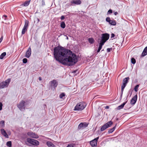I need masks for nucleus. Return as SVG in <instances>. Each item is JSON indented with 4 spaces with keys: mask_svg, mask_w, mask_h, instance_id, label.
<instances>
[{
    "mask_svg": "<svg viewBox=\"0 0 147 147\" xmlns=\"http://www.w3.org/2000/svg\"><path fill=\"white\" fill-rule=\"evenodd\" d=\"M54 55L56 60L64 65L68 66L75 64L78 61L76 55L70 50L62 47H55Z\"/></svg>",
    "mask_w": 147,
    "mask_h": 147,
    "instance_id": "f257e3e1",
    "label": "nucleus"
},
{
    "mask_svg": "<svg viewBox=\"0 0 147 147\" xmlns=\"http://www.w3.org/2000/svg\"><path fill=\"white\" fill-rule=\"evenodd\" d=\"M86 104L84 102H80L77 104L75 106L74 110L75 111H81L85 108Z\"/></svg>",
    "mask_w": 147,
    "mask_h": 147,
    "instance_id": "f03ea898",
    "label": "nucleus"
},
{
    "mask_svg": "<svg viewBox=\"0 0 147 147\" xmlns=\"http://www.w3.org/2000/svg\"><path fill=\"white\" fill-rule=\"evenodd\" d=\"M109 37V35L107 33L103 34H102L101 40L100 42L104 44L105 42L107 40Z\"/></svg>",
    "mask_w": 147,
    "mask_h": 147,
    "instance_id": "7ed1b4c3",
    "label": "nucleus"
},
{
    "mask_svg": "<svg viewBox=\"0 0 147 147\" xmlns=\"http://www.w3.org/2000/svg\"><path fill=\"white\" fill-rule=\"evenodd\" d=\"M27 141L29 143L36 146H38L39 144V142L38 141L30 138H28L27 139Z\"/></svg>",
    "mask_w": 147,
    "mask_h": 147,
    "instance_id": "20e7f679",
    "label": "nucleus"
},
{
    "mask_svg": "<svg viewBox=\"0 0 147 147\" xmlns=\"http://www.w3.org/2000/svg\"><path fill=\"white\" fill-rule=\"evenodd\" d=\"M11 81L10 79H8L5 81L3 82L0 83V88H3L7 87Z\"/></svg>",
    "mask_w": 147,
    "mask_h": 147,
    "instance_id": "39448f33",
    "label": "nucleus"
},
{
    "mask_svg": "<svg viewBox=\"0 0 147 147\" xmlns=\"http://www.w3.org/2000/svg\"><path fill=\"white\" fill-rule=\"evenodd\" d=\"M29 21L26 20L25 21L24 26L22 30V34L23 35L25 34L26 32L27 31L28 28L29 26Z\"/></svg>",
    "mask_w": 147,
    "mask_h": 147,
    "instance_id": "423d86ee",
    "label": "nucleus"
},
{
    "mask_svg": "<svg viewBox=\"0 0 147 147\" xmlns=\"http://www.w3.org/2000/svg\"><path fill=\"white\" fill-rule=\"evenodd\" d=\"M113 122L111 121L107 122L101 127L100 131H103L105 130L107 128L110 127L113 124Z\"/></svg>",
    "mask_w": 147,
    "mask_h": 147,
    "instance_id": "0eeeda50",
    "label": "nucleus"
},
{
    "mask_svg": "<svg viewBox=\"0 0 147 147\" xmlns=\"http://www.w3.org/2000/svg\"><path fill=\"white\" fill-rule=\"evenodd\" d=\"M88 125V123L86 122L81 123L78 125V129H83L84 128H86L87 127Z\"/></svg>",
    "mask_w": 147,
    "mask_h": 147,
    "instance_id": "6e6552de",
    "label": "nucleus"
},
{
    "mask_svg": "<svg viewBox=\"0 0 147 147\" xmlns=\"http://www.w3.org/2000/svg\"><path fill=\"white\" fill-rule=\"evenodd\" d=\"M27 135L29 137L37 139L39 137L38 135L32 131L28 132L27 133Z\"/></svg>",
    "mask_w": 147,
    "mask_h": 147,
    "instance_id": "1a4fd4ad",
    "label": "nucleus"
},
{
    "mask_svg": "<svg viewBox=\"0 0 147 147\" xmlns=\"http://www.w3.org/2000/svg\"><path fill=\"white\" fill-rule=\"evenodd\" d=\"M98 139L99 137H97L90 142V144L92 147H94L97 146V142Z\"/></svg>",
    "mask_w": 147,
    "mask_h": 147,
    "instance_id": "9d476101",
    "label": "nucleus"
},
{
    "mask_svg": "<svg viewBox=\"0 0 147 147\" xmlns=\"http://www.w3.org/2000/svg\"><path fill=\"white\" fill-rule=\"evenodd\" d=\"M25 103V102L24 100H22L20 102L19 104L18 105V107L20 110L22 111L23 109H24Z\"/></svg>",
    "mask_w": 147,
    "mask_h": 147,
    "instance_id": "9b49d317",
    "label": "nucleus"
},
{
    "mask_svg": "<svg viewBox=\"0 0 147 147\" xmlns=\"http://www.w3.org/2000/svg\"><path fill=\"white\" fill-rule=\"evenodd\" d=\"M50 82V85L51 88H54V89H55L58 85V83L57 81L55 80H53L51 81Z\"/></svg>",
    "mask_w": 147,
    "mask_h": 147,
    "instance_id": "f8f14e48",
    "label": "nucleus"
},
{
    "mask_svg": "<svg viewBox=\"0 0 147 147\" xmlns=\"http://www.w3.org/2000/svg\"><path fill=\"white\" fill-rule=\"evenodd\" d=\"M71 4L70 5L67 4L66 5L68 6L69 5H73V4H74L75 5H80L81 4V1L80 0H73L71 1Z\"/></svg>",
    "mask_w": 147,
    "mask_h": 147,
    "instance_id": "ddd939ff",
    "label": "nucleus"
},
{
    "mask_svg": "<svg viewBox=\"0 0 147 147\" xmlns=\"http://www.w3.org/2000/svg\"><path fill=\"white\" fill-rule=\"evenodd\" d=\"M137 98V95H136L131 99L130 101V103L132 105H134L136 102Z\"/></svg>",
    "mask_w": 147,
    "mask_h": 147,
    "instance_id": "4468645a",
    "label": "nucleus"
},
{
    "mask_svg": "<svg viewBox=\"0 0 147 147\" xmlns=\"http://www.w3.org/2000/svg\"><path fill=\"white\" fill-rule=\"evenodd\" d=\"M31 53V49L30 47H29L26 51L25 56L26 57L28 58L30 56Z\"/></svg>",
    "mask_w": 147,
    "mask_h": 147,
    "instance_id": "2eb2a0df",
    "label": "nucleus"
},
{
    "mask_svg": "<svg viewBox=\"0 0 147 147\" xmlns=\"http://www.w3.org/2000/svg\"><path fill=\"white\" fill-rule=\"evenodd\" d=\"M1 134L6 138H8L9 137L8 135L6 133V131L3 129H1Z\"/></svg>",
    "mask_w": 147,
    "mask_h": 147,
    "instance_id": "dca6fc26",
    "label": "nucleus"
},
{
    "mask_svg": "<svg viewBox=\"0 0 147 147\" xmlns=\"http://www.w3.org/2000/svg\"><path fill=\"white\" fill-rule=\"evenodd\" d=\"M147 55V47H146L144 49L142 55L141 56V57H143Z\"/></svg>",
    "mask_w": 147,
    "mask_h": 147,
    "instance_id": "f3484780",
    "label": "nucleus"
},
{
    "mask_svg": "<svg viewBox=\"0 0 147 147\" xmlns=\"http://www.w3.org/2000/svg\"><path fill=\"white\" fill-rule=\"evenodd\" d=\"M30 1H26L24 3L21 4V6H22L26 7L29 5L30 4Z\"/></svg>",
    "mask_w": 147,
    "mask_h": 147,
    "instance_id": "a211bd4d",
    "label": "nucleus"
},
{
    "mask_svg": "<svg viewBox=\"0 0 147 147\" xmlns=\"http://www.w3.org/2000/svg\"><path fill=\"white\" fill-rule=\"evenodd\" d=\"M127 102H124L122 104L117 107V109L118 110H120L122 109L124 107L126 103Z\"/></svg>",
    "mask_w": 147,
    "mask_h": 147,
    "instance_id": "6ab92c4d",
    "label": "nucleus"
},
{
    "mask_svg": "<svg viewBox=\"0 0 147 147\" xmlns=\"http://www.w3.org/2000/svg\"><path fill=\"white\" fill-rule=\"evenodd\" d=\"M47 145L49 147H55V145L51 142L48 141L47 142Z\"/></svg>",
    "mask_w": 147,
    "mask_h": 147,
    "instance_id": "aec40b11",
    "label": "nucleus"
},
{
    "mask_svg": "<svg viewBox=\"0 0 147 147\" xmlns=\"http://www.w3.org/2000/svg\"><path fill=\"white\" fill-rule=\"evenodd\" d=\"M129 79V77L125 78L123 80V83L127 84Z\"/></svg>",
    "mask_w": 147,
    "mask_h": 147,
    "instance_id": "412c9836",
    "label": "nucleus"
},
{
    "mask_svg": "<svg viewBox=\"0 0 147 147\" xmlns=\"http://www.w3.org/2000/svg\"><path fill=\"white\" fill-rule=\"evenodd\" d=\"M111 22H109V23L110 24L112 25L115 26L116 25V23L115 21L114 20H111Z\"/></svg>",
    "mask_w": 147,
    "mask_h": 147,
    "instance_id": "4be33fe9",
    "label": "nucleus"
},
{
    "mask_svg": "<svg viewBox=\"0 0 147 147\" xmlns=\"http://www.w3.org/2000/svg\"><path fill=\"white\" fill-rule=\"evenodd\" d=\"M116 128V126L113 127L112 128L109 129L108 131V133H112L113 132L114 130H115Z\"/></svg>",
    "mask_w": 147,
    "mask_h": 147,
    "instance_id": "5701e85b",
    "label": "nucleus"
},
{
    "mask_svg": "<svg viewBox=\"0 0 147 147\" xmlns=\"http://www.w3.org/2000/svg\"><path fill=\"white\" fill-rule=\"evenodd\" d=\"M6 55V53L5 52H4L2 53L1 55L0 56V59H3L4 57Z\"/></svg>",
    "mask_w": 147,
    "mask_h": 147,
    "instance_id": "b1692460",
    "label": "nucleus"
},
{
    "mask_svg": "<svg viewBox=\"0 0 147 147\" xmlns=\"http://www.w3.org/2000/svg\"><path fill=\"white\" fill-rule=\"evenodd\" d=\"M61 27L63 28H64L65 27V25L64 22H62L61 23Z\"/></svg>",
    "mask_w": 147,
    "mask_h": 147,
    "instance_id": "393cba45",
    "label": "nucleus"
},
{
    "mask_svg": "<svg viewBox=\"0 0 147 147\" xmlns=\"http://www.w3.org/2000/svg\"><path fill=\"white\" fill-rule=\"evenodd\" d=\"M88 41L89 42L90 44H92L94 42V40L92 38H88Z\"/></svg>",
    "mask_w": 147,
    "mask_h": 147,
    "instance_id": "a878e982",
    "label": "nucleus"
},
{
    "mask_svg": "<svg viewBox=\"0 0 147 147\" xmlns=\"http://www.w3.org/2000/svg\"><path fill=\"white\" fill-rule=\"evenodd\" d=\"M104 44L100 42L98 49L101 50L102 49V46L104 45Z\"/></svg>",
    "mask_w": 147,
    "mask_h": 147,
    "instance_id": "bb28decb",
    "label": "nucleus"
},
{
    "mask_svg": "<svg viewBox=\"0 0 147 147\" xmlns=\"http://www.w3.org/2000/svg\"><path fill=\"white\" fill-rule=\"evenodd\" d=\"M6 145L7 146L9 147H11V141L7 142L6 143Z\"/></svg>",
    "mask_w": 147,
    "mask_h": 147,
    "instance_id": "cd10ccee",
    "label": "nucleus"
},
{
    "mask_svg": "<svg viewBox=\"0 0 147 147\" xmlns=\"http://www.w3.org/2000/svg\"><path fill=\"white\" fill-rule=\"evenodd\" d=\"M65 96V94L64 93H62L59 95V97L61 98H63L64 99L63 97H64Z\"/></svg>",
    "mask_w": 147,
    "mask_h": 147,
    "instance_id": "c85d7f7f",
    "label": "nucleus"
},
{
    "mask_svg": "<svg viewBox=\"0 0 147 147\" xmlns=\"http://www.w3.org/2000/svg\"><path fill=\"white\" fill-rule=\"evenodd\" d=\"M139 86V85L138 84L136 85L134 87V90L135 91L137 92L138 91V89Z\"/></svg>",
    "mask_w": 147,
    "mask_h": 147,
    "instance_id": "c756f323",
    "label": "nucleus"
},
{
    "mask_svg": "<svg viewBox=\"0 0 147 147\" xmlns=\"http://www.w3.org/2000/svg\"><path fill=\"white\" fill-rule=\"evenodd\" d=\"M131 63L133 64H134L136 62V61L135 59L134 58H132L131 59Z\"/></svg>",
    "mask_w": 147,
    "mask_h": 147,
    "instance_id": "7c9ffc66",
    "label": "nucleus"
},
{
    "mask_svg": "<svg viewBox=\"0 0 147 147\" xmlns=\"http://www.w3.org/2000/svg\"><path fill=\"white\" fill-rule=\"evenodd\" d=\"M106 20L107 22L109 23V22H111L110 18L109 17H107L106 19Z\"/></svg>",
    "mask_w": 147,
    "mask_h": 147,
    "instance_id": "2f4dec72",
    "label": "nucleus"
},
{
    "mask_svg": "<svg viewBox=\"0 0 147 147\" xmlns=\"http://www.w3.org/2000/svg\"><path fill=\"white\" fill-rule=\"evenodd\" d=\"M27 62V59L26 58H24L23 59V62L24 63H26Z\"/></svg>",
    "mask_w": 147,
    "mask_h": 147,
    "instance_id": "473e14b6",
    "label": "nucleus"
},
{
    "mask_svg": "<svg viewBox=\"0 0 147 147\" xmlns=\"http://www.w3.org/2000/svg\"><path fill=\"white\" fill-rule=\"evenodd\" d=\"M1 123L2 125V126L3 127L5 125V121H4L2 120L1 121Z\"/></svg>",
    "mask_w": 147,
    "mask_h": 147,
    "instance_id": "72a5a7b5",
    "label": "nucleus"
},
{
    "mask_svg": "<svg viewBox=\"0 0 147 147\" xmlns=\"http://www.w3.org/2000/svg\"><path fill=\"white\" fill-rule=\"evenodd\" d=\"M2 18L4 20H6L7 19V16L6 15H4L3 16Z\"/></svg>",
    "mask_w": 147,
    "mask_h": 147,
    "instance_id": "f704fd0d",
    "label": "nucleus"
},
{
    "mask_svg": "<svg viewBox=\"0 0 147 147\" xmlns=\"http://www.w3.org/2000/svg\"><path fill=\"white\" fill-rule=\"evenodd\" d=\"M112 12L113 11L111 9H109L107 12V14H108L110 13H112Z\"/></svg>",
    "mask_w": 147,
    "mask_h": 147,
    "instance_id": "c9c22d12",
    "label": "nucleus"
},
{
    "mask_svg": "<svg viewBox=\"0 0 147 147\" xmlns=\"http://www.w3.org/2000/svg\"><path fill=\"white\" fill-rule=\"evenodd\" d=\"M112 49V48H108L107 49V52H110L111 50Z\"/></svg>",
    "mask_w": 147,
    "mask_h": 147,
    "instance_id": "e433bc0d",
    "label": "nucleus"
},
{
    "mask_svg": "<svg viewBox=\"0 0 147 147\" xmlns=\"http://www.w3.org/2000/svg\"><path fill=\"white\" fill-rule=\"evenodd\" d=\"M66 147H74V145L73 144H68Z\"/></svg>",
    "mask_w": 147,
    "mask_h": 147,
    "instance_id": "4c0bfd02",
    "label": "nucleus"
},
{
    "mask_svg": "<svg viewBox=\"0 0 147 147\" xmlns=\"http://www.w3.org/2000/svg\"><path fill=\"white\" fill-rule=\"evenodd\" d=\"M45 5V1L44 0H42V6H43Z\"/></svg>",
    "mask_w": 147,
    "mask_h": 147,
    "instance_id": "58836bf2",
    "label": "nucleus"
},
{
    "mask_svg": "<svg viewBox=\"0 0 147 147\" xmlns=\"http://www.w3.org/2000/svg\"><path fill=\"white\" fill-rule=\"evenodd\" d=\"M127 84L123 83V85H122L121 88H124L125 87Z\"/></svg>",
    "mask_w": 147,
    "mask_h": 147,
    "instance_id": "ea45409f",
    "label": "nucleus"
},
{
    "mask_svg": "<svg viewBox=\"0 0 147 147\" xmlns=\"http://www.w3.org/2000/svg\"><path fill=\"white\" fill-rule=\"evenodd\" d=\"M2 106L3 105L2 103L1 102H0V110H1L2 109Z\"/></svg>",
    "mask_w": 147,
    "mask_h": 147,
    "instance_id": "a19ab883",
    "label": "nucleus"
},
{
    "mask_svg": "<svg viewBox=\"0 0 147 147\" xmlns=\"http://www.w3.org/2000/svg\"><path fill=\"white\" fill-rule=\"evenodd\" d=\"M65 19V16H62L61 17V19L62 20H63Z\"/></svg>",
    "mask_w": 147,
    "mask_h": 147,
    "instance_id": "79ce46f5",
    "label": "nucleus"
},
{
    "mask_svg": "<svg viewBox=\"0 0 147 147\" xmlns=\"http://www.w3.org/2000/svg\"><path fill=\"white\" fill-rule=\"evenodd\" d=\"M124 88H121V96H122V94L123 93V91L124 90Z\"/></svg>",
    "mask_w": 147,
    "mask_h": 147,
    "instance_id": "37998d69",
    "label": "nucleus"
},
{
    "mask_svg": "<svg viewBox=\"0 0 147 147\" xmlns=\"http://www.w3.org/2000/svg\"><path fill=\"white\" fill-rule=\"evenodd\" d=\"M115 34L113 33H112L111 34V38H113L115 36Z\"/></svg>",
    "mask_w": 147,
    "mask_h": 147,
    "instance_id": "c03bdc74",
    "label": "nucleus"
},
{
    "mask_svg": "<svg viewBox=\"0 0 147 147\" xmlns=\"http://www.w3.org/2000/svg\"><path fill=\"white\" fill-rule=\"evenodd\" d=\"M3 39V37L2 36L0 38V43L1 42Z\"/></svg>",
    "mask_w": 147,
    "mask_h": 147,
    "instance_id": "a18cd8bd",
    "label": "nucleus"
},
{
    "mask_svg": "<svg viewBox=\"0 0 147 147\" xmlns=\"http://www.w3.org/2000/svg\"><path fill=\"white\" fill-rule=\"evenodd\" d=\"M114 14L115 15H116L118 14V12L117 11H115L114 12Z\"/></svg>",
    "mask_w": 147,
    "mask_h": 147,
    "instance_id": "49530a36",
    "label": "nucleus"
},
{
    "mask_svg": "<svg viewBox=\"0 0 147 147\" xmlns=\"http://www.w3.org/2000/svg\"><path fill=\"white\" fill-rule=\"evenodd\" d=\"M105 108L106 109H109V107L107 106L105 107Z\"/></svg>",
    "mask_w": 147,
    "mask_h": 147,
    "instance_id": "de8ad7c7",
    "label": "nucleus"
},
{
    "mask_svg": "<svg viewBox=\"0 0 147 147\" xmlns=\"http://www.w3.org/2000/svg\"><path fill=\"white\" fill-rule=\"evenodd\" d=\"M37 22L38 23L40 21V20L39 19L37 18Z\"/></svg>",
    "mask_w": 147,
    "mask_h": 147,
    "instance_id": "09e8293b",
    "label": "nucleus"
},
{
    "mask_svg": "<svg viewBox=\"0 0 147 147\" xmlns=\"http://www.w3.org/2000/svg\"><path fill=\"white\" fill-rule=\"evenodd\" d=\"M100 50L98 49L97 51V53H99L100 52Z\"/></svg>",
    "mask_w": 147,
    "mask_h": 147,
    "instance_id": "8fccbe9b",
    "label": "nucleus"
},
{
    "mask_svg": "<svg viewBox=\"0 0 147 147\" xmlns=\"http://www.w3.org/2000/svg\"><path fill=\"white\" fill-rule=\"evenodd\" d=\"M39 80H40V81L41 80H42L41 78L40 77H39Z\"/></svg>",
    "mask_w": 147,
    "mask_h": 147,
    "instance_id": "3c124183",
    "label": "nucleus"
},
{
    "mask_svg": "<svg viewBox=\"0 0 147 147\" xmlns=\"http://www.w3.org/2000/svg\"><path fill=\"white\" fill-rule=\"evenodd\" d=\"M67 39H68V37H67Z\"/></svg>",
    "mask_w": 147,
    "mask_h": 147,
    "instance_id": "603ef678",
    "label": "nucleus"
},
{
    "mask_svg": "<svg viewBox=\"0 0 147 147\" xmlns=\"http://www.w3.org/2000/svg\"><path fill=\"white\" fill-rule=\"evenodd\" d=\"M74 72V73H75V72H76V71H75Z\"/></svg>",
    "mask_w": 147,
    "mask_h": 147,
    "instance_id": "864d4df0",
    "label": "nucleus"
},
{
    "mask_svg": "<svg viewBox=\"0 0 147 147\" xmlns=\"http://www.w3.org/2000/svg\"><path fill=\"white\" fill-rule=\"evenodd\" d=\"M132 92L131 93V95Z\"/></svg>",
    "mask_w": 147,
    "mask_h": 147,
    "instance_id": "5fc2aeb1",
    "label": "nucleus"
}]
</instances>
